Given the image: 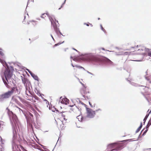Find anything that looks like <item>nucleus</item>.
Here are the masks:
<instances>
[{"label":"nucleus","instance_id":"1","mask_svg":"<svg viewBox=\"0 0 151 151\" xmlns=\"http://www.w3.org/2000/svg\"><path fill=\"white\" fill-rule=\"evenodd\" d=\"M4 75L5 79L2 78L3 82L6 86L7 88H9V86L8 85V83L11 82V81L12 80V73L9 69H6L4 72Z\"/></svg>","mask_w":151,"mask_h":151},{"label":"nucleus","instance_id":"2","mask_svg":"<svg viewBox=\"0 0 151 151\" xmlns=\"http://www.w3.org/2000/svg\"><path fill=\"white\" fill-rule=\"evenodd\" d=\"M86 111L87 117L90 118H92L94 117L96 114V112H97L99 111L101 112L102 111L100 109L96 110V111H94L92 109L89 108H87Z\"/></svg>","mask_w":151,"mask_h":151},{"label":"nucleus","instance_id":"3","mask_svg":"<svg viewBox=\"0 0 151 151\" xmlns=\"http://www.w3.org/2000/svg\"><path fill=\"white\" fill-rule=\"evenodd\" d=\"M49 19L51 22L52 25L56 33L58 34L59 33L61 34V32L59 30V28L57 27L56 24V22L58 23V21H57L55 18L52 17H50Z\"/></svg>","mask_w":151,"mask_h":151},{"label":"nucleus","instance_id":"4","mask_svg":"<svg viewBox=\"0 0 151 151\" xmlns=\"http://www.w3.org/2000/svg\"><path fill=\"white\" fill-rule=\"evenodd\" d=\"M139 48L138 49L137 53L143 55H146L149 51V49L146 48L142 46H139Z\"/></svg>","mask_w":151,"mask_h":151},{"label":"nucleus","instance_id":"5","mask_svg":"<svg viewBox=\"0 0 151 151\" xmlns=\"http://www.w3.org/2000/svg\"><path fill=\"white\" fill-rule=\"evenodd\" d=\"M80 92L84 96H86L88 99L90 98V95L89 93L90 92L88 88L84 86L83 88L81 90Z\"/></svg>","mask_w":151,"mask_h":151},{"label":"nucleus","instance_id":"6","mask_svg":"<svg viewBox=\"0 0 151 151\" xmlns=\"http://www.w3.org/2000/svg\"><path fill=\"white\" fill-rule=\"evenodd\" d=\"M17 90V88L15 87H13L11 91H9L1 96V98L2 99H6L9 98L13 93L15 89Z\"/></svg>","mask_w":151,"mask_h":151},{"label":"nucleus","instance_id":"7","mask_svg":"<svg viewBox=\"0 0 151 151\" xmlns=\"http://www.w3.org/2000/svg\"><path fill=\"white\" fill-rule=\"evenodd\" d=\"M87 59L90 61L99 62L102 60L100 57L93 55H89L87 58Z\"/></svg>","mask_w":151,"mask_h":151},{"label":"nucleus","instance_id":"8","mask_svg":"<svg viewBox=\"0 0 151 151\" xmlns=\"http://www.w3.org/2000/svg\"><path fill=\"white\" fill-rule=\"evenodd\" d=\"M108 148H115L116 150H120L123 148L122 144L121 143L118 144L116 143H114L109 144L108 146Z\"/></svg>","mask_w":151,"mask_h":151},{"label":"nucleus","instance_id":"9","mask_svg":"<svg viewBox=\"0 0 151 151\" xmlns=\"http://www.w3.org/2000/svg\"><path fill=\"white\" fill-rule=\"evenodd\" d=\"M141 86L142 88H140V90L142 93L143 95H148L149 93L148 91L149 88L146 86Z\"/></svg>","mask_w":151,"mask_h":151},{"label":"nucleus","instance_id":"10","mask_svg":"<svg viewBox=\"0 0 151 151\" xmlns=\"http://www.w3.org/2000/svg\"><path fill=\"white\" fill-rule=\"evenodd\" d=\"M22 80L25 87H29V86L31 84L30 82L28 79L25 77H22Z\"/></svg>","mask_w":151,"mask_h":151},{"label":"nucleus","instance_id":"11","mask_svg":"<svg viewBox=\"0 0 151 151\" xmlns=\"http://www.w3.org/2000/svg\"><path fill=\"white\" fill-rule=\"evenodd\" d=\"M1 63L4 66H5L6 65V64L5 61L4 60H3L1 58H2V59H3L5 57H4V53L2 52L1 51Z\"/></svg>","mask_w":151,"mask_h":151},{"label":"nucleus","instance_id":"12","mask_svg":"<svg viewBox=\"0 0 151 151\" xmlns=\"http://www.w3.org/2000/svg\"><path fill=\"white\" fill-rule=\"evenodd\" d=\"M26 93L27 95L28 96H31V89L29 87H26Z\"/></svg>","mask_w":151,"mask_h":151},{"label":"nucleus","instance_id":"13","mask_svg":"<svg viewBox=\"0 0 151 151\" xmlns=\"http://www.w3.org/2000/svg\"><path fill=\"white\" fill-rule=\"evenodd\" d=\"M151 125V119H150L149 121L148 124L146 126V130L144 131V132L143 133V135H145V134L147 132L148 130V128Z\"/></svg>","mask_w":151,"mask_h":151},{"label":"nucleus","instance_id":"14","mask_svg":"<svg viewBox=\"0 0 151 151\" xmlns=\"http://www.w3.org/2000/svg\"><path fill=\"white\" fill-rule=\"evenodd\" d=\"M29 73H30L31 75L35 80L38 81L39 78L38 76L37 75H35V74L32 73L31 72H29Z\"/></svg>","mask_w":151,"mask_h":151},{"label":"nucleus","instance_id":"15","mask_svg":"<svg viewBox=\"0 0 151 151\" xmlns=\"http://www.w3.org/2000/svg\"><path fill=\"white\" fill-rule=\"evenodd\" d=\"M61 116V119L63 121L64 120H67V119H66L65 118V113H62L60 114Z\"/></svg>","mask_w":151,"mask_h":151},{"label":"nucleus","instance_id":"16","mask_svg":"<svg viewBox=\"0 0 151 151\" xmlns=\"http://www.w3.org/2000/svg\"><path fill=\"white\" fill-rule=\"evenodd\" d=\"M72 66L73 67H76L77 68V69H76V71L78 70L79 69H83L84 70V68L83 67H81V66H78V65H75V66H74L73 65V64H72Z\"/></svg>","mask_w":151,"mask_h":151},{"label":"nucleus","instance_id":"17","mask_svg":"<svg viewBox=\"0 0 151 151\" xmlns=\"http://www.w3.org/2000/svg\"><path fill=\"white\" fill-rule=\"evenodd\" d=\"M63 103L65 104H67L68 103L69 100L67 98H64L62 100Z\"/></svg>","mask_w":151,"mask_h":151},{"label":"nucleus","instance_id":"18","mask_svg":"<svg viewBox=\"0 0 151 151\" xmlns=\"http://www.w3.org/2000/svg\"><path fill=\"white\" fill-rule=\"evenodd\" d=\"M142 123L141 122L140 126L137 128V130H136V133L140 131V130L142 128Z\"/></svg>","mask_w":151,"mask_h":151},{"label":"nucleus","instance_id":"19","mask_svg":"<svg viewBox=\"0 0 151 151\" xmlns=\"http://www.w3.org/2000/svg\"><path fill=\"white\" fill-rule=\"evenodd\" d=\"M151 112V110H150V112H149V113L148 114H147L146 116H145V117L144 119V120H143V121H144V124H145L146 120H147V118H148V116H149V114Z\"/></svg>","mask_w":151,"mask_h":151},{"label":"nucleus","instance_id":"20","mask_svg":"<svg viewBox=\"0 0 151 151\" xmlns=\"http://www.w3.org/2000/svg\"><path fill=\"white\" fill-rule=\"evenodd\" d=\"M47 15V14H42L41 16V17L42 18H44L45 17H46V16Z\"/></svg>","mask_w":151,"mask_h":151},{"label":"nucleus","instance_id":"21","mask_svg":"<svg viewBox=\"0 0 151 151\" xmlns=\"http://www.w3.org/2000/svg\"><path fill=\"white\" fill-rule=\"evenodd\" d=\"M34 0H29L28 1V4H29L30 3H32L34 2Z\"/></svg>","mask_w":151,"mask_h":151},{"label":"nucleus","instance_id":"22","mask_svg":"<svg viewBox=\"0 0 151 151\" xmlns=\"http://www.w3.org/2000/svg\"><path fill=\"white\" fill-rule=\"evenodd\" d=\"M64 42H62V43H58V44H55L54 46H53V47H55V46H56L58 45H59L60 44H61V43H63Z\"/></svg>","mask_w":151,"mask_h":151},{"label":"nucleus","instance_id":"23","mask_svg":"<svg viewBox=\"0 0 151 151\" xmlns=\"http://www.w3.org/2000/svg\"><path fill=\"white\" fill-rule=\"evenodd\" d=\"M148 55L151 57V51L148 53Z\"/></svg>","mask_w":151,"mask_h":151},{"label":"nucleus","instance_id":"24","mask_svg":"<svg viewBox=\"0 0 151 151\" xmlns=\"http://www.w3.org/2000/svg\"><path fill=\"white\" fill-rule=\"evenodd\" d=\"M1 124H2V125H4V122H2L1 121Z\"/></svg>","mask_w":151,"mask_h":151},{"label":"nucleus","instance_id":"25","mask_svg":"<svg viewBox=\"0 0 151 151\" xmlns=\"http://www.w3.org/2000/svg\"><path fill=\"white\" fill-rule=\"evenodd\" d=\"M17 108L19 109V111L20 112H21V111L22 112L23 111L20 108H19L17 106Z\"/></svg>","mask_w":151,"mask_h":151},{"label":"nucleus","instance_id":"26","mask_svg":"<svg viewBox=\"0 0 151 151\" xmlns=\"http://www.w3.org/2000/svg\"><path fill=\"white\" fill-rule=\"evenodd\" d=\"M25 16H24V21H23V23L25 24V23L24 22L25 21Z\"/></svg>","mask_w":151,"mask_h":151},{"label":"nucleus","instance_id":"27","mask_svg":"<svg viewBox=\"0 0 151 151\" xmlns=\"http://www.w3.org/2000/svg\"><path fill=\"white\" fill-rule=\"evenodd\" d=\"M29 115H30L31 116H32V117H33V115L31 113H29Z\"/></svg>","mask_w":151,"mask_h":151},{"label":"nucleus","instance_id":"28","mask_svg":"<svg viewBox=\"0 0 151 151\" xmlns=\"http://www.w3.org/2000/svg\"><path fill=\"white\" fill-rule=\"evenodd\" d=\"M66 1V0H65L64 1V3H63L62 5H63V4H64L65 2V1Z\"/></svg>","mask_w":151,"mask_h":151},{"label":"nucleus","instance_id":"29","mask_svg":"<svg viewBox=\"0 0 151 151\" xmlns=\"http://www.w3.org/2000/svg\"><path fill=\"white\" fill-rule=\"evenodd\" d=\"M101 28L102 30H103V31H104V28H103V27L102 26H101Z\"/></svg>","mask_w":151,"mask_h":151},{"label":"nucleus","instance_id":"30","mask_svg":"<svg viewBox=\"0 0 151 151\" xmlns=\"http://www.w3.org/2000/svg\"><path fill=\"white\" fill-rule=\"evenodd\" d=\"M81 117V116H77V118L78 119H79V118H78V117Z\"/></svg>","mask_w":151,"mask_h":151},{"label":"nucleus","instance_id":"31","mask_svg":"<svg viewBox=\"0 0 151 151\" xmlns=\"http://www.w3.org/2000/svg\"><path fill=\"white\" fill-rule=\"evenodd\" d=\"M10 112L12 114H13V113L12 111H10Z\"/></svg>","mask_w":151,"mask_h":151},{"label":"nucleus","instance_id":"32","mask_svg":"<svg viewBox=\"0 0 151 151\" xmlns=\"http://www.w3.org/2000/svg\"><path fill=\"white\" fill-rule=\"evenodd\" d=\"M2 139L1 138V142H2Z\"/></svg>","mask_w":151,"mask_h":151},{"label":"nucleus","instance_id":"33","mask_svg":"<svg viewBox=\"0 0 151 151\" xmlns=\"http://www.w3.org/2000/svg\"><path fill=\"white\" fill-rule=\"evenodd\" d=\"M57 126H58L59 127V124H58V123H57Z\"/></svg>","mask_w":151,"mask_h":151},{"label":"nucleus","instance_id":"34","mask_svg":"<svg viewBox=\"0 0 151 151\" xmlns=\"http://www.w3.org/2000/svg\"><path fill=\"white\" fill-rule=\"evenodd\" d=\"M86 24L87 26H89V25L88 24Z\"/></svg>","mask_w":151,"mask_h":151},{"label":"nucleus","instance_id":"35","mask_svg":"<svg viewBox=\"0 0 151 151\" xmlns=\"http://www.w3.org/2000/svg\"><path fill=\"white\" fill-rule=\"evenodd\" d=\"M145 129L144 128L142 130V131H144L145 130Z\"/></svg>","mask_w":151,"mask_h":151},{"label":"nucleus","instance_id":"36","mask_svg":"<svg viewBox=\"0 0 151 151\" xmlns=\"http://www.w3.org/2000/svg\"><path fill=\"white\" fill-rule=\"evenodd\" d=\"M115 150V149H113V150H111V151H113V150Z\"/></svg>","mask_w":151,"mask_h":151},{"label":"nucleus","instance_id":"37","mask_svg":"<svg viewBox=\"0 0 151 151\" xmlns=\"http://www.w3.org/2000/svg\"><path fill=\"white\" fill-rule=\"evenodd\" d=\"M60 123H62V121H61V122H60Z\"/></svg>","mask_w":151,"mask_h":151},{"label":"nucleus","instance_id":"38","mask_svg":"<svg viewBox=\"0 0 151 151\" xmlns=\"http://www.w3.org/2000/svg\"><path fill=\"white\" fill-rule=\"evenodd\" d=\"M102 49L103 50H104V48H102Z\"/></svg>","mask_w":151,"mask_h":151},{"label":"nucleus","instance_id":"39","mask_svg":"<svg viewBox=\"0 0 151 151\" xmlns=\"http://www.w3.org/2000/svg\"><path fill=\"white\" fill-rule=\"evenodd\" d=\"M128 62V61L127 62L126 61H125V63H127V62Z\"/></svg>","mask_w":151,"mask_h":151},{"label":"nucleus","instance_id":"40","mask_svg":"<svg viewBox=\"0 0 151 151\" xmlns=\"http://www.w3.org/2000/svg\"><path fill=\"white\" fill-rule=\"evenodd\" d=\"M149 110H148V111H148V112H149Z\"/></svg>","mask_w":151,"mask_h":151},{"label":"nucleus","instance_id":"41","mask_svg":"<svg viewBox=\"0 0 151 151\" xmlns=\"http://www.w3.org/2000/svg\"><path fill=\"white\" fill-rule=\"evenodd\" d=\"M149 149L150 150H151V148H150Z\"/></svg>","mask_w":151,"mask_h":151},{"label":"nucleus","instance_id":"42","mask_svg":"<svg viewBox=\"0 0 151 151\" xmlns=\"http://www.w3.org/2000/svg\"><path fill=\"white\" fill-rule=\"evenodd\" d=\"M150 119H151V118H150Z\"/></svg>","mask_w":151,"mask_h":151}]
</instances>
